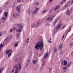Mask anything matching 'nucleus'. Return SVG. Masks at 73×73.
<instances>
[{
	"instance_id": "obj_13",
	"label": "nucleus",
	"mask_w": 73,
	"mask_h": 73,
	"mask_svg": "<svg viewBox=\"0 0 73 73\" xmlns=\"http://www.w3.org/2000/svg\"><path fill=\"white\" fill-rule=\"evenodd\" d=\"M3 70H4L3 68H0V73H2V72L3 71Z\"/></svg>"
},
{
	"instance_id": "obj_64",
	"label": "nucleus",
	"mask_w": 73,
	"mask_h": 73,
	"mask_svg": "<svg viewBox=\"0 0 73 73\" xmlns=\"http://www.w3.org/2000/svg\"><path fill=\"white\" fill-rule=\"evenodd\" d=\"M1 12H2L0 10V13H1Z\"/></svg>"
},
{
	"instance_id": "obj_62",
	"label": "nucleus",
	"mask_w": 73,
	"mask_h": 73,
	"mask_svg": "<svg viewBox=\"0 0 73 73\" xmlns=\"http://www.w3.org/2000/svg\"><path fill=\"white\" fill-rule=\"evenodd\" d=\"M68 32H67V33H66V35H68Z\"/></svg>"
},
{
	"instance_id": "obj_33",
	"label": "nucleus",
	"mask_w": 73,
	"mask_h": 73,
	"mask_svg": "<svg viewBox=\"0 0 73 73\" xmlns=\"http://www.w3.org/2000/svg\"><path fill=\"white\" fill-rule=\"evenodd\" d=\"M13 31V29H11L10 30V32H12Z\"/></svg>"
},
{
	"instance_id": "obj_59",
	"label": "nucleus",
	"mask_w": 73,
	"mask_h": 73,
	"mask_svg": "<svg viewBox=\"0 0 73 73\" xmlns=\"http://www.w3.org/2000/svg\"><path fill=\"white\" fill-rule=\"evenodd\" d=\"M49 71H50V70H52V69H51V68H49Z\"/></svg>"
},
{
	"instance_id": "obj_12",
	"label": "nucleus",
	"mask_w": 73,
	"mask_h": 73,
	"mask_svg": "<svg viewBox=\"0 0 73 73\" xmlns=\"http://www.w3.org/2000/svg\"><path fill=\"white\" fill-rule=\"evenodd\" d=\"M17 10H18L19 12H20V8L19 6H17Z\"/></svg>"
},
{
	"instance_id": "obj_47",
	"label": "nucleus",
	"mask_w": 73,
	"mask_h": 73,
	"mask_svg": "<svg viewBox=\"0 0 73 73\" xmlns=\"http://www.w3.org/2000/svg\"><path fill=\"white\" fill-rule=\"evenodd\" d=\"M27 62H28L29 63V62H30V60H27Z\"/></svg>"
},
{
	"instance_id": "obj_14",
	"label": "nucleus",
	"mask_w": 73,
	"mask_h": 73,
	"mask_svg": "<svg viewBox=\"0 0 73 73\" xmlns=\"http://www.w3.org/2000/svg\"><path fill=\"white\" fill-rule=\"evenodd\" d=\"M4 15L5 17H8V13H7V12H5V13Z\"/></svg>"
},
{
	"instance_id": "obj_3",
	"label": "nucleus",
	"mask_w": 73,
	"mask_h": 73,
	"mask_svg": "<svg viewBox=\"0 0 73 73\" xmlns=\"http://www.w3.org/2000/svg\"><path fill=\"white\" fill-rule=\"evenodd\" d=\"M66 13V14L68 15V16H69L70 15V11H69V9H68L67 10Z\"/></svg>"
},
{
	"instance_id": "obj_38",
	"label": "nucleus",
	"mask_w": 73,
	"mask_h": 73,
	"mask_svg": "<svg viewBox=\"0 0 73 73\" xmlns=\"http://www.w3.org/2000/svg\"><path fill=\"white\" fill-rule=\"evenodd\" d=\"M16 29H17V27H14V28H13L14 30H15H15H16Z\"/></svg>"
},
{
	"instance_id": "obj_7",
	"label": "nucleus",
	"mask_w": 73,
	"mask_h": 73,
	"mask_svg": "<svg viewBox=\"0 0 73 73\" xmlns=\"http://www.w3.org/2000/svg\"><path fill=\"white\" fill-rule=\"evenodd\" d=\"M57 19L55 20V21H54V23L53 24V26H55L56 23H57Z\"/></svg>"
},
{
	"instance_id": "obj_22",
	"label": "nucleus",
	"mask_w": 73,
	"mask_h": 73,
	"mask_svg": "<svg viewBox=\"0 0 73 73\" xmlns=\"http://www.w3.org/2000/svg\"><path fill=\"white\" fill-rule=\"evenodd\" d=\"M40 24V22H37V25H36L37 26V27L38 28V27H39V24Z\"/></svg>"
},
{
	"instance_id": "obj_20",
	"label": "nucleus",
	"mask_w": 73,
	"mask_h": 73,
	"mask_svg": "<svg viewBox=\"0 0 73 73\" xmlns=\"http://www.w3.org/2000/svg\"><path fill=\"white\" fill-rule=\"evenodd\" d=\"M47 11V10L46 9V10H44V11H43L42 12V13H45V12H46V11Z\"/></svg>"
},
{
	"instance_id": "obj_15",
	"label": "nucleus",
	"mask_w": 73,
	"mask_h": 73,
	"mask_svg": "<svg viewBox=\"0 0 73 73\" xmlns=\"http://www.w3.org/2000/svg\"><path fill=\"white\" fill-rule=\"evenodd\" d=\"M16 69H15V71L17 72H18L19 71H20V69H19V68H17V67H16Z\"/></svg>"
},
{
	"instance_id": "obj_54",
	"label": "nucleus",
	"mask_w": 73,
	"mask_h": 73,
	"mask_svg": "<svg viewBox=\"0 0 73 73\" xmlns=\"http://www.w3.org/2000/svg\"><path fill=\"white\" fill-rule=\"evenodd\" d=\"M19 16V14H17H17L16 16Z\"/></svg>"
},
{
	"instance_id": "obj_21",
	"label": "nucleus",
	"mask_w": 73,
	"mask_h": 73,
	"mask_svg": "<svg viewBox=\"0 0 73 73\" xmlns=\"http://www.w3.org/2000/svg\"><path fill=\"white\" fill-rule=\"evenodd\" d=\"M19 61V58H16L15 60V62H17Z\"/></svg>"
},
{
	"instance_id": "obj_52",
	"label": "nucleus",
	"mask_w": 73,
	"mask_h": 73,
	"mask_svg": "<svg viewBox=\"0 0 73 73\" xmlns=\"http://www.w3.org/2000/svg\"><path fill=\"white\" fill-rule=\"evenodd\" d=\"M19 25H20V24H17V27H19Z\"/></svg>"
},
{
	"instance_id": "obj_46",
	"label": "nucleus",
	"mask_w": 73,
	"mask_h": 73,
	"mask_svg": "<svg viewBox=\"0 0 73 73\" xmlns=\"http://www.w3.org/2000/svg\"><path fill=\"white\" fill-rule=\"evenodd\" d=\"M52 1H53V0H50V3H52Z\"/></svg>"
},
{
	"instance_id": "obj_24",
	"label": "nucleus",
	"mask_w": 73,
	"mask_h": 73,
	"mask_svg": "<svg viewBox=\"0 0 73 73\" xmlns=\"http://www.w3.org/2000/svg\"><path fill=\"white\" fill-rule=\"evenodd\" d=\"M3 46V44H1L0 45V48H2Z\"/></svg>"
},
{
	"instance_id": "obj_34",
	"label": "nucleus",
	"mask_w": 73,
	"mask_h": 73,
	"mask_svg": "<svg viewBox=\"0 0 73 73\" xmlns=\"http://www.w3.org/2000/svg\"><path fill=\"white\" fill-rule=\"evenodd\" d=\"M50 20V18H48L46 19L47 21H49V20Z\"/></svg>"
},
{
	"instance_id": "obj_49",
	"label": "nucleus",
	"mask_w": 73,
	"mask_h": 73,
	"mask_svg": "<svg viewBox=\"0 0 73 73\" xmlns=\"http://www.w3.org/2000/svg\"><path fill=\"white\" fill-rule=\"evenodd\" d=\"M48 42H50V43H51V42H52V41H50L49 40H48Z\"/></svg>"
},
{
	"instance_id": "obj_29",
	"label": "nucleus",
	"mask_w": 73,
	"mask_h": 73,
	"mask_svg": "<svg viewBox=\"0 0 73 73\" xmlns=\"http://www.w3.org/2000/svg\"><path fill=\"white\" fill-rule=\"evenodd\" d=\"M63 69L64 70H67V68L65 67H64L63 68Z\"/></svg>"
},
{
	"instance_id": "obj_27",
	"label": "nucleus",
	"mask_w": 73,
	"mask_h": 73,
	"mask_svg": "<svg viewBox=\"0 0 73 73\" xmlns=\"http://www.w3.org/2000/svg\"><path fill=\"white\" fill-rule=\"evenodd\" d=\"M17 15V14L16 13L15 14H14L13 15V17H15Z\"/></svg>"
},
{
	"instance_id": "obj_60",
	"label": "nucleus",
	"mask_w": 73,
	"mask_h": 73,
	"mask_svg": "<svg viewBox=\"0 0 73 73\" xmlns=\"http://www.w3.org/2000/svg\"><path fill=\"white\" fill-rule=\"evenodd\" d=\"M15 73H18V72L17 71H16L15 72Z\"/></svg>"
},
{
	"instance_id": "obj_28",
	"label": "nucleus",
	"mask_w": 73,
	"mask_h": 73,
	"mask_svg": "<svg viewBox=\"0 0 73 73\" xmlns=\"http://www.w3.org/2000/svg\"><path fill=\"white\" fill-rule=\"evenodd\" d=\"M19 29H21H21H22V28H23V26H20L19 27Z\"/></svg>"
},
{
	"instance_id": "obj_2",
	"label": "nucleus",
	"mask_w": 73,
	"mask_h": 73,
	"mask_svg": "<svg viewBox=\"0 0 73 73\" xmlns=\"http://www.w3.org/2000/svg\"><path fill=\"white\" fill-rule=\"evenodd\" d=\"M60 8V6L59 5H57L56 6L55 8H54V11H56L57 9H58Z\"/></svg>"
},
{
	"instance_id": "obj_44",
	"label": "nucleus",
	"mask_w": 73,
	"mask_h": 73,
	"mask_svg": "<svg viewBox=\"0 0 73 73\" xmlns=\"http://www.w3.org/2000/svg\"><path fill=\"white\" fill-rule=\"evenodd\" d=\"M71 4L72 5V4H73V0H72V2L71 3Z\"/></svg>"
},
{
	"instance_id": "obj_50",
	"label": "nucleus",
	"mask_w": 73,
	"mask_h": 73,
	"mask_svg": "<svg viewBox=\"0 0 73 73\" xmlns=\"http://www.w3.org/2000/svg\"><path fill=\"white\" fill-rule=\"evenodd\" d=\"M68 66H70V63H69L68 64Z\"/></svg>"
},
{
	"instance_id": "obj_39",
	"label": "nucleus",
	"mask_w": 73,
	"mask_h": 73,
	"mask_svg": "<svg viewBox=\"0 0 73 73\" xmlns=\"http://www.w3.org/2000/svg\"><path fill=\"white\" fill-rule=\"evenodd\" d=\"M15 71V70L14 69H13L12 70V73H13V72H14V71Z\"/></svg>"
},
{
	"instance_id": "obj_9",
	"label": "nucleus",
	"mask_w": 73,
	"mask_h": 73,
	"mask_svg": "<svg viewBox=\"0 0 73 73\" xmlns=\"http://www.w3.org/2000/svg\"><path fill=\"white\" fill-rule=\"evenodd\" d=\"M31 26L32 28H37V25H35V24H32Z\"/></svg>"
},
{
	"instance_id": "obj_19",
	"label": "nucleus",
	"mask_w": 73,
	"mask_h": 73,
	"mask_svg": "<svg viewBox=\"0 0 73 73\" xmlns=\"http://www.w3.org/2000/svg\"><path fill=\"white\" fill-rule=\"evenodd\" d=\"M6 18L5 17H2V19H1L3 20H6Z\"/></svg>"
},
{
	"instance_id": "obj_16",
	"label": "nucleus",
	"mask_w": 73,
	"mask_h": 73,
	"mask_svg": "<svg viewBox=\"0 0 73 73\" xmlns=\"http://www.w3.org/2000/svg\"><path fill=\"white\" fill-rule=\"evenodd\" d=\"M69 6H68V5L67 4V5H65V6H64V9H65V8H66L68 7Z\"/></svg>"
},
{
	"instance_id": "obj_41",
	"label": "nucleus",
	"mask_w": 73,
	"mask_h": 73,
	"mask_svg": "<svg viewBox=\"0 0 73 73\" xmlns=\"http://www.w3.org/2000/svg\"><path fill=\"white\" fill-rule=\"evenodd\" d=\"M50 20H53V18H52V17H50Z\"/></svg>"
},
{
	"instance_id": "obj_26",
	"label": "nucleus",
	"mask_w": 73,
	"mask_h": 73,
	"mask_svg": "<svg viewBox=\"0 0 73 73\" xmlns=\"http://www.w3.org/2000/svg\"><path fill=\"white\" fill-rule=\"evenodd\" d=\"M11 54H12L10 52L9 53V54L8 55V57H10V56H11Z\"/></svg>"
},
{
	"instance_id": "obj_63",
	"label": "nucleus",
	"mask_w": 73,
	"mask_h": 73,
	"mask_svg": "<svg viewBox=\"0 0 73 73\" xmlns=\"http://www.w3.org/2000/svg\"><path fill=\"white\" fill-rule=\"evenodd\" d=\"M52 18H53V17H54V16L53 15V16H52Z\"/></svg>"
},
{
	"instance_id": "obj_31",
	"label": "nucleus",
	"mask_w": 73,
	"mask_h": 73,
	"mask_svg": "<svg viewBox=\"0 0 73 73\" xmlns=\"http://www.w3.org/2000/svg\"><path fill=\"white\" fill-rule=\"evenodd\" d=\"M64 2H63V1H62V2H60V4H61V5H62V4H64Z\"/></svg>"
},
{
	"instance_id": "obj_61",
	"label": "nucleus",
	"mask_w": 73,
	"mask_h": 73,
	"mask_svg": "<svg viewBox=\"0 0 73 73\" xmlns=\"http://www.w3.org/2000/svg\"><path fill=\"white\" fill-rule=\"evenodd\" d=\"M71 28H72V27H70V28H69V29H68L69 30V29H71Z\"/></svg>"
},
{
	"instance_id": "obj_25",
	"label": "nucleus",
	"mask_w": 73,
	"mask_h": 73,
	"mask_svg": "<svg viewBox=\"0 0 73 73\" xmlns=\"http://www.w3.org/2000/svg\"><path fill=\"white\" fill-rule=\"evenodd\" d=\"M57 51V49H56V48H55L54 50V52H56Z\"/></svg>"
},
{
	"instance_id": "obj_30",
	"label": "nucleus",
	"mask_w": 73,
	"mask_h": 73,
	"mask_svg": "<svg viewBox=\"0 0 73 73\" xmlns=\"http://www.w3.org/2000/svg\"><path fill=\"white\" fill-rule=\"evenodd\" d=\"M36 12H37V11L36 10H34V11L33 12L34 14H35V13H36Z\"/></svg>"
},
{
	"instance_id": "obj_36",
	"label": "nucleus",
	"mask_w": 73,
	"mask_h": 73,
	"mask_svg": "<svg viewBox=\"0 0 73 73\" xmlns=\"http://www.w3.org/2000/svg\"><path fill=\"white\" fill-rule=\"evenodd\" d=\"M19 35H20V34L17 33L16 34L17 36L18 37H19Z\"/></svg>"
},
{
	"instance_id": "obj_8",
	"label": "nucleus",
	"mask_w": 73,
	"mask_h": 73,
	"mask_svg": "<svg viewBox=\"0 0 73 73\" xmlns=\"http://www.w3.org/2000/svg\"><path fill=\"white\" fill-rule=\"evenodd\" d=\"M64 64H63L64 66H66L67 65L68 62L65 60H64Z\"/></svg>"
},
{
	"instance_id": "obj_4",
	"label": "nucleus",
	"mask_w": 73,
	"mask_h": 73,
	"mask_svg": "<svg viewBox=\"0 0 73 73\" xmlns=\"http://www.w3.org/2000/svg\"><path fill=\"white\" fill-rule=\"evenodd\" d=\"M48 55H49V53L48 52L44 54V58H47V57H48Z\"/></svg>"
},
{
	"instance_id": "obj_57",
	"label": "nucleus",
	"mask_w": 73,
	"mask_h": 73,
	"mask_svg": "<svg viewBox=\"0 0 73 73\" xmlns=\"http://www.w3.org/2000/svg\"><path fill=\"white\" fill-rule=\"evenodd\" d=\"M15 68H16V66H14L13 67L14 69Z\"/></svg>"
},
{
	"instance_id": "obj_55",
	"label": "nucleus",
	"mask_w": 73,
	"mask_h": 73,
	"mask_svg": "<svg viewBox=\"0 0 73 73\" xmlns=\"http://www.w3.org/2000/svg\"><path fill=\"white\" fill-rule=\"evenodd\" d=\"M69 29L67 31V32H68V33L69 32V31H69Z\"/></svg>"
},
{
	"instance_id": "obj_23",
	"label": "nucleus",
	"mask_w": 73,
	"mask_h": 73,
	"mask_svg": "<svg viewBox=\"0 0 73 73\" xmlns=\"http://www.w3.org/2000/svg\"><path fill=\"white\" fill-rule=\"evenodd\" d=\"M19 70H20V69H21V66H20V64H19Z\"/></svg>"
},
{
	"instance_id": "obj_53",
	"label": "nucleus",
	"mask_w": 73,
	"mask_h": 73,
	"mask_svg": "<svg viewBox=\"0 0 73 73\" xmlns=\"http://www.w3.org/2000/svg\"><path fill=\"white\" fill-rule=\"evenodd\" d=\"M64 35H63L62 38V39H63L64 38Z\"/></svg>"
},
{
	"instance_id": "obj_17",
	"label": "nucleus",
	"mask_w": 73,
	"mask_h": 73,
	"mask_svg": "<svg viewBox=\"0 0 73 73\" xmlns=\"http://www.w3.org/2000/svg\"><path fill=\"white\" fill-rule=\"evenodd\" d=\"M60 27H61V25H58V26H56V28L57 29H58L59 28H60Z\"/></svg>"
},
{
	"instance_id": "obj_40",
	"label": "nucleus",
	"mask_w": 73,
	"mask_h": 73,
	"mask_svg": "<svg viewBox=\"0 0 73 73\" xmlns=\"http://www.w3.org/2000/svg\"><path fill=\"white\" fill-rule=\"evenodd\" d=\"M66 0H63L62 2H64V3H65V1H66Z\"/></svg>"
},
{
	"instance_id": "obj_1",
	"label": "nucleus",
	"mask_w": 73,
	"mask_h": 73,
	"mask_svg": "<svg viewBox=\"0 0 73 73\" xmlns=\"http://www.w3.org/2000/svg\"><path fill=\"white\" fill-rule=\"evenodd\" d=\"M44 44H43V42L41 41L39 42L38 43H37L35 46V48L37 49H39L40 48V52H42L44 50Z\"/></svg>"
},
{
	"instance_id": "obj_35",
	"label": "nucleus",
	"mask_w": 73,
	"mask_h": 73,
	"mask_svg": "<svg viewBox=\"0 0 73 73\" xmlns=\"http://www.w3.org/2000/svg\"><path fill=\"white\" fill-rule=\"evenodd\" d=\"M36 5H39V2H37L36 3Z\"/></svg>"
},
{
	"instance_id": "obj_6",
	"label": "nucleus",
	"mask_w": 73,
	"mask_h": 73,
	"mask_svg": "<svg viewBox=\"0 0 73 73\" xmlns=\"http://www.w3.org/2000/svg\"><path fill=\"white\" fill-rule=\"evenodd\" d=\"M12 52V50H7L6 52V54H9V52Z\"/></svg>"
},
{
	"instance_id": "obj_43",
	"label": "nucleus",
	"mask_w": 73,
	"mask_h": 73,
	"mask_svg": "<svg viewBox=\"0 0 73 73\" xmlns=\"http://www.w3.org/2000/svg\"><path fill=\"white\" fill-rule=\"evenodd\" d=\"M4 41H7V38H5L4 40Z\"/></svg>"
},
{
	"instance_id": "obj_58",
	"label": "nucleus",
	"mask_w": 73,
	"mask_h": 73,
	"mask_svg": "<svg viewBox=\"0 0 73 73\" xmlns=\"http://www.w3.org/2000/svg\"><path fill=\"white\" fill-rule=\"evenodd\" d=\"M27 41H28L29 40V38H28L27 39Z\"/></svg>"
},
{
	"instance_id": "obj_48",
	"label": "nucleus",
	"mask_w": 73,
	"mask_h": 73,
	"mask_svg": "<svg viewBox=\"0 0 73 73\" xmlns=\"http://www.w3.org/2000/svg\"><path fill=\"white\" fill-rule=\"evenodd\" d=\"M38 8H37L35 9V10H36V11H38Z\"/></svg>"
},
{
	"instance_id": "obj_5",
	"label": "nucleus",
	"mask_w": 73,
	"mask_h": 73,
	"mask_svg": "<svg viewBox=\"0 0 73 73\" xmlns=\"http://www.w3.org/2000/svg\"><path fill=\"white\" fill-rule=\"evenodd\" d=\"M62 48V44L61 43L59 45V47L58 48L59 50H61Z\"/></svg>"
},
{
	"instance_id": "obj_18",
	"label": "nucleus",
	"mask_w": 73,
	"mask_h": 73,
	"mask_svg": "<svg viewBox=\"0 0 73 73\" xmlns=\"http://www.w3.org/2000/svg\"><path fill=\"white\" fill-rule=\"evenodd\" d=\"M15 47H17L18 46V44L17 43H15L14 45Z\"/></svg>"
},
{
	"instance_id": "obj_45",
	"label": "nucleus",
	"mask_w": 73,
	"mask_h": 73,
	"mask_svg": "<svg viewBox=\"0 0 73 73\" xmlns=\"http://www.w3.org/2000/svg\"><path fill=\"white\" fill-rule=\"evenodd\" d=\"M72 8H71L70 9V11L71 12V13H72Z\"/></svg>"
},
{
	"instance_id": "obj_37",
	"label": "nucleus",
	"mask_w": 73,
	"mask_h": 73,
	"mask_svg": "<svg viewBox=\"0 0 73 73\" xmlns=\"http://www.w3.org/2000/svg\"><path fill=\"white\" fill-rule=\"evenodd\" d=\"M66 27V26H64L62 27V29H64V28H65Z\"/></svg>"
},
{
	"instance_id": "obj_42",
	"label": "nucleus",
	"mask_w": 73,
	"mask_h": 73,
	"mask_svg": "<svg viewBox=\"0 0 73 73\" xmlns=\"http://www.w3.org/2000/svg\"><path fill=\"white\" fill-rule=\"evenodd\" d=\"M29 65V64H27L26 65V67L27 68V67H28V65Z\"/></svg>"
},
{
	"instance_id": "obj_11",
	"label": "nucleus",
	"mask_w": 73,
	"mask_h": 73,
	"mask_svg": "<svg viewBox=\"0 0 73 73\" xmlns=\"http://www.w3.org/2000/svg\"><path fill=\"white\" fill-rule=\"evenodd\" d=\"M16 32L19 33L20 32H21V29H17L16 30Z\"/></svg>"
},
{
	"instance_id": "obj_10",
	"label": "nucleus",
	"mask_w": 73,
	"mask_h": 73,
	"mask_svg": "<svg viewBox=\"0 0 73 73\" xmlns=\"http://www.w3.org/2000/svg\"><path fill=\"white\" fill-rule=\"evenodd\" d=\"M31 12L32 13V15H33V12L32 11H29L28 13L29 16H30L31 15Z\"/></svg>"
},
{
	"instance_id": "obj_51",
	"label": "nucleus",
	"mask_w": 73,
	"mask_h": 73,
	"mask_svg": "<svg viewBox=\"0 0 73 73\" xmlns=\"http://www.w3.org/2000/svg\"><path fill=\"white\" fill-rule=\"evenodd\" d=\"M18 2H19V3H21V1H20V0H19L18 1Z\"/></svg>"
},
{
	"instance_id": "obj_56",
	"label": "nucleus",
	"mask_w": 73,
	"mask_h": 73,
	"mask_svg": "<svg viewBox=\"0 0 73 73\" xmlns=\"http://www.w3.org/2000/svg\"><path fill=\"white\" fill-rule=\"evenodd\" d=\"M69 29L67 31V32H68V33L69 32V31H69Z\"/></svg>"
},
{
	"instance_id": "obj_32",
	"label": "nucleus",
	"mask_w": 73,
	"mask_h": 73,
	"mask_svg": "<svg viewBox=\"0 0 73 73\" xmlns=\"http://www.w3.org/2000/svg\"><path fill=\"white\" fill-rule=\"evenodd\" d=\"M36 62H37V60H34L33 62V63H34V64H35V63H36Z\"/></svg>"
}]
</instances>
